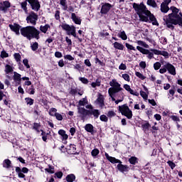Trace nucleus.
I'll list each match as a JSON object with an SVG mask.
<instances>
[{
	"mask_svg": "<svg viewBox=\"0 0 182 182\" xmlns=\"http://www.w3.org/2000/svg\"><path fill=\"white\" fill-rule=\"evenodd\" d=\"M89 114H92L95 119H99V116H100V111L99 109H91L89 111Z\"/></svg>",
	"mask_w": 182,
	"mask_h": 182,
	"instance_id": "23",
	"label": "nucleus"
},
{
	"mask_svg": "<svg viewBox=\"0 0 182 182\" xmlns=\"http://www.w3.org/2000/svg\"><path fill=\"white\" fill-rule=\"evenodd\" d=\"M77 117H80L84 122L86 120V117H87L89 114L90 110L86 109V108L80 106H77Z\"/></svg>",
	"mask_w": 182,
	"mask_h": 182,
	"instance_id": "9",
	"label": "nucleus"
},
{
	"mask_svg": "<svg viewBox=\"0 0 182 182\" xmlns=\"http://www.w3.org/2000/svg\"><path fill=\"white\" fill-rule=\"evenodd\" d=\"M167 163L169 167H171V170H173L174 167H176V164H174L173 161H168Z\"/></svg>",
	"mask_w": 182,
	"mask_h": 182,
	"instance_id": "55",
	"label": "nucleus"
},
{
	"mask_svg": "<svg viewBox=\"0 0 182 182\" xmlns=\"http://www.w3.org/2000/svg\"><path fill=\"white\" fill-rule=\"evenodd\" d=\"M60 4L63 6V11H68V4L66 0H60Z\"/></svg>",
	"mask_w": 182,
	"mask_h": 182,
	"instance_id": "34",
	"label": "nucleus"
},
{
	"mask_svg": "<svg viewBox=\"0 0 182 182\" xmlns=\"http://www.w3.org/2000/svg\"><path fill=\"white\" fill-rule=\"evenodd\" d=\"M148 102L150 105H151V106H156L157 105L154 100H148Z\"/></svg>",
	"mask_w": 182,
	"mask_h": 182,
	"instance_id": "64",
	"label": "nucleus"
},
{
	"mask_svg": "<svg viewBox=\"0 0 182 182\" xmlns=\"http://www.w3.org/2000/svg\"><path fill=\"white\" fill-rule=\"evenodd\" d=\"M28 62L29 61L28 60V59L23 60V63L24 66H26V68L27 69H29V68H31V65H29Z\"/></svg>",
	"mask_w": 182,
	"mask_h": 182,
	"instance_id": "52",
	"label": "nucleus"
},
{
	"mask_svg": "<svg viewBox=\"0 0 182 182\" xmlns=\"http://www.w3.org/2000/svg\"><path fill=\"white\" fill-rule=\"evenodd\" d=\"M105 157H106L107 160H108V161H109L112 164H117V163H118L119 164L117 166V168L121 173H124L126 171H129V166H127V165L122 164V161H120L114 157L109 156V154H107V153H105Z\"/></svg>",
	"mask_w": 182,
	"mask_h": 182,
	"instance_id": "5",
	"label": "nucleus"
},
{
	"mask_svg": "<svg viewBox=\"0 0 182 182\" xmlns=\"http://www.w3.org/2000/svg\"><path fill=\"white\" fill-rule=\"evenodd\" d=\"M113 46L115 49H118V50H123L124 49V46L122 43L114 42Z\"/></svg>",
	"mask_w": 182,
	"mask_h": 182,
	"instance_id": "24",
	"label": "nucleus"
},
{
	"mask_svg": "<svg viewBox=\"0 0 182 182\" xmlns=\"http://www.w3.org/2000/svg\"><path fill=\"white\" fill-rule=\"evenodd\" d=\"M100 119L101 120V122H107L109 120V119L105 114L101 115L100 117Z\"/></svg>",
	"mask_w": 182,
	"mask_h": 182,
	"instance_id": "51",
	"label": "nucleus"
},
{
	"mask_svg": "<svg viewBox=\"0 0 182 182\" xmlns=\"http://www.w3.org/2000/svg\"><path fill=\"white\" fill-rule=\"evenodd\" d=\"M50 28V26L49 24H46L45 26H40V31L43 32V33H46L48 32V29Z\"/></svg>",
	"mask_w": 182,
	"mask_h": 182,
	"instance_id": "30",
	"label": "nucleus"
},
{
	"mask_svg": "<svg viewBox=\"0 0 182 182\" xmlns=\"http://www.w3.org/2000/svg\"><path fill=\"white\" fill-rule=\"evenodd\" d=\"M171 4V0H165L161 4V12L162 14H167L170 9L168 8V5Z\"/></svg>",
	"mask_w": 182,
	"mask_h": 182,
	"instance_id": "11",
	"label": "nucleus"
},
{
	"mask_svg": "<svg viewBox=\"0 0 182 182\" xmlns=\"http://www.w3.org/2000/svg\"><path fill=\"white\" fill-rule=\"evenodd\" d=\"M168 72L170 75L173 76H176V67L171 64L170 63H166L163 68H160L159 73L161 75L166 73V72Z\"/></svg>",
	"mask_w": 182,
	"mask_h": 182,
	"instance_id": "6",
	"label": "nucleus"
},
{
	"mask_svg": "<svg viewBox=\"0 0 182 182\" xmlns=\"http://www.w3.org/2000/svg\"><path fill=\"white\" fill-rule=\"evenodd\" d=\"M125 46L126 48H127V49H129V50H136V48H134L133 46L130 45L128 43H125Z\"/></svg>",
	"mask_w": 182,
	"mask_h": 182,
	"instance_id": "48",
	"label": "nucleus"
},
{
	"mask_svg": "<svg viewBox=\"0 0 182 182\" xmlns=\"http://www.w3.org/2000/svg\"><path fill=\"white\" fill-rule=\"evenodd\" d=\"M14 58L16 62L18 63L21 62V54L16 53L14 54Z\"/></svg>",
	"mask_w": 182,
	"mask_h": 182,
	"instance_id": "40",
	"label": "nucleus"
},
{
	"mask_svg": "<svg viewBox=\"0 0 182 182\" xmlns=\"http://www.w3.org/2000/svg\"><path fill=\"white\" fill-rule=\"evenodd\" d=\"M136 49L137 50H139L141 52V53H142L143 55H147V58L148 59H153V58H154V53L150 52V50L143 48L142 47L140 46H136Z\"/></svg>",
	"mask_w": 182,
	"mask_h": 182,
	"instance_id": "13",
	"label": "nucleus"
},
{
	"mask_svg": "<svg viewBox=\"0 0 182 182\" xmlns=\"http://www.w3.org/2000/svg\"><path fill=\"white\" fill-rule=\"evenodd\" d=\"M140 95L144 100H147L149 99V92H146L144 91H140Z\"/></svg>",
	"mask_w": 182,
	"mask_h": 182,
	"instance_id": "37",
	"label": "nucleus"
},
{
	"mask_svg": "<svg viewBox=\"0 0 182 182\" xmlns=\"http://www.w3.org/2000/svg\"><path fill=\"white\" fill-rule=\"evenodd\" d=\"M171 13L164 16V21L169 29H174V25H178L182 28V13L175 6H171Z\"/></svg>",
	"mask_w": 182,
	"mask_h": 182,
	"instance_id": "2",
	"label": "nucleus"
},
{
	"mask_svg": "<svg viewBox=\"0 0 182 182\" xmlns=\"http://www.w3.org/2000/svg\"><path fill=\"white\" fill-rule=\"evenodd\" d=\"M64 59H67V60H75V58L70 55H64Z\"/></svg>",
	"mask_w": 182,
	"mask_h": 182,
	"instance_id": "54",
	"label": "nucleus"
},
{
	"mask_svg": "<svg viewBox=\"0 0 182 182\" xmlns=\"http://www.w3.org/2000/svg\"><path fill=\"white\" fill-rule=\"evenodd\" d=\"M160 68H161V63L160 62H156L154 64V70H160Z\"/></svg>",
	"mask_w": 182,
	"mask_h": 182,
	"instance_id": "42",
	"label": "nucleus"
},
{
	"mask_svg": "<svg viewBox=\"0 0 182 182\" xmlns=\"http://www.w3.org/2000/svg\"><path fill=\"white\" fill-rule=\"evenodd\" d=\"M45 170L47 171V173H50V174H53V166L49 165L48 168H45Z\"/></svg>",
	"mask_w": 182,
	"mask_h": 182,
	"instance_id": "45",
	"label": "nucleus"
},
{
	"mask_svg": "<svg viewBox=\"0 0 182 182\" xmlns=\"http://www.w3.org/2000/svg\"><path fill=\"white\" fill-rule=\"evenodd\" d=\"M119 70H126L127 69V66H126V64L124 63H121L119 66Z\"/></svg>",
	"mask_w": 182,
	"mask_h": 182,
	"instance_id": "53",
	"label": "nucleus"
},
{
	"mask_svg": "<svg viewBox=\"0 0 182 182\" xmlns=\"http://www.w3.org/2000/svg\"><path fill=\"white\" fill-rule=\"evenodd\" d=\"M26 105H29V106H32L33 105V100L32 98H26Z\"/></svg>",
	"mask_w": 182,
	"mask_h": 182,
	"instance_id": "50",
	"label": "nucleus"
},
{
	"mask_svg": "<svg viewBox=\"0 0 182 182\" xmlns=\"http://www.w3.org/2000/svg\"><path fill=\"white\" fill-rule=\"evenodd\" d=\"M31 50L35 52V50H38V48H39V44L37 42L33 43L31 44Z\"/></svg>",
	"mask_w": 182,
	"mask_h": 182,
	"instance_id": "35",
	"label": "nucleus"
},
{
	"mask_svg": "<svg viewBox=\"0 0 182 182\" xmlns=\"http://www.w3.org/2000/svg\"><path fill=\"white\" fill-rule=\"evenodd\" d=\"M137 160L138 159L136 156H132V157L129 158V161L130 164L134 165V164H137V163H138Z\"/></svg>",
	"mask_w": 182,
	"mask_h": 182,
	"instance_id": "36",
	"label": "nucleus"
},
{
	"mask_svg": "<svg viewBox=\"0 0 182 182\" xmlns=\"http://www.w3.org/2000/svg\"><path fill=\"white\" fill-rule=\"evenodd\" d=\"M58 112V109H56V108L52 107L49 110V114L50 116H56Z\"/></svg>",
	"mask_w": 182,
	"mask_h": 182,
	"instance_id": "38",
	"label": "nucleus"
},
{
	"mask_svg": "<svg viewBox=\"0 0 182 182\" xmlns=\"http://www.w3.org/2000/svg\"><path fill=\"white\" fill-rule=\"evenodd\" d=\"M88 103L89 102L87 101V97H85L79 101L77 106H80V107H81V106H86V105H87Z\"/></svg>",
	"mask_w": 182,
	"mask_h": 182,
	"instance_id": "26",
	"label": "nucleus"
},
{
	"mask_svg": "<svg viewBox=\"0 0 182 182\" xmlns=\"http://www.w3.org/2000/svg\"><path fill=\"white\" fill-rule=\"evenodd\" d=\"M11 165L12 162L9 159H5L3 161V167H4L5 168H11Z\"/></svg>",
	"mask_w": 182,
	"mask_h": 182,
	"instance_id": "25",
	"label": "nucleus"
},
{
	"mask_svg": "<svg viewBox=\"0 0 182 182\" xmlns=\"http://www.w3.org/2000/svg\"><path fill=\"white\" fill-rule=\"evenodd\" d=\"M79 80L84 85H87V83H89V80H87L86 77H79Z\"/></svg>",
	"mask_w": 182,
	"mask_h": 182,
	"instance_id": "47",
	"label": "nucleus"
},
{
	"mask_svg": "<svg viewBox=\"0 0 182 182\" xmlns=\"http://www.w3.org/2000/svg\"><path fill=\"white\" fill-rule=\"evenodd\" d=\"M122 77L127 82H130V75L129 74H122Z\"/></svg>",
	"mask_w": 182,
	"mask_h": 182,
	"instance_id": "46",
	"label": "nucleus"
},
{
	"mask_svg": "<svg viewBox=\"0 0 182 182\" xmlns=\"http://www.w3.org/2000/svg\"><path fill=\"white\" fill-rule=\"evenodd\" d=\"M136 43L137 45H139V46H143L144 48H149V46L147 45V43H146V42L143 41H138Z\"/></svg>",
	"mask_w": 182,
	"mask_h": 182,
	"instance_id": "39",
	"label": "nucleus"
},
{
	"mask_svg": "<svg viewBox=\"0 0 182 182\" xmlns=\"http://www.w3.org/2000/svg\"><path fill=\"white\" fill-rule=\"evenodd\" d=\"M62 29L66 31L67 35H72L74 38H76V27L75 26H69V24H62Z\"/></svg>",
	"mask_w": 182,
	"mask_h": 182,
	"instance_id": "8",
	"label": "nucleus"
},
{
	"mask_svg": "<svg viewBox=\"0 0 182 182\" xmlns=\"http://www.w3.org/2000/svg\"><path fill=\"white\" fill-rule=\"evenodd\" d=\"M21 6L24 11L25 14H28V1H25L21 3Z\"/></svg>",
	"mask_w": 182,
	"mask_h": 182,
	"instance_id": "31",
	"label": "nucleus"
},
{
	"mask_svg": "<svg viewBox=\"0 0 182 182\" xmlns=\"http://www.w3.org/2000/svg\"><path fill=\"white\" fill-rule=\"evenodd\" d=\"M41 127V125L38 123H34V125H33V129L35 130H36V132H39V129Z\"/></svg>",
	"mask_w": 182,
	"mask_h": 182,
	"instance_id": "59",
	"label": "nucleus"
},
{
	"mask_svg": "<svg viewBox=\"0 0 182 182\" xmlns=\"http://www.w3.org/2000/svg\"><path fill=\"white\" fill-rule=\"evenodd\" d=\"M75 180H76V176H75V174H70V175H68L67 177H66V181L68 182H74Z\"/></svg>",
	"mask_w": 182,
	"mask_h": 182,
	"instance_id": "29",
	"label": "nucleus"
},
{
	"mask_svg": "<svg viewBox=\"0 0 182 182\" xmlns=\"http://www.w3.org/2000/svg\"><path fill=\"white\" fill-rule=\"evenodd\" d=\"M55 58H62L63 55H62V53H60L59 51H56L55 53Z\"/></svg>",
	"mask_w": 182,
	"mask_h": 182,
	"instance_id": "63",
	"label": "nucleus"
},
{
	"mask_svg": "<svg viewBox=\"0 0 182 182\" xmlns=\"http://www.w3.org/2000/svg\"><path fill=\"white\" fill-rule=\"evenodd\" d=\"M124 89H125L127 92H129L130 95H136V93H134V90H133L132 87H130V85L127 84L124 85Z\"/></svg>",
	"mask_w": 182,
	"mask_h": 182,
	"instance_id": "28",
	"label": "nucleus"
},
{
	"mask_svg": "<svg viewBox=\"0 0 182 182\" xmlns=\"http://www.w3.org/2000/svg\"><path fill=\"white\" fill-rule=\"evenodd\" d=\"M139 66L141 68V69H146V62L141 61L139 63Z\"/></svg>",
	"mask_w": 182,
	"mask_h": 182,
	"instance_id": "62",
	"label": "nucleus"
},
{
	"mask_svg": "<svg viewBox=\"0 0 182 182\" xmlns=\"http://www.w3.org/2000/svg\"><path fill=\"white\" fill-rule=\"evenodd\" d=\"M27 23H31V25H36V21H38V14L35 12L31 11L28 14V16L26 18Z\"/></svg>",
	"mask_w": 182,
	"mask_h": 182,
	"instance_id": "10",
	"label": "nucleus"
},
{
	"mask_svg": "<svg viewBox=\"0 0 182 182\" xmlns=\"http://www.w3.org/2000/svg\"><path fill=\"white\" fill-rule=\"evenodd\" d=\"M109 86H111V87L108 90V95L111 97L112 102H115V105H119V103L124 100V93L120 92V99L117 100L116 98H114V95L116 93H119V92L124 90L123 88H122V85L117 82V80L113 79L109 82Z\"/></svg>",
	"mask_w": 182,
	"mask_h": 182,
	"instance_id": "3",
	"label": "nucleus"
},
{
	"mask_svg": "<svg viewBox=\"0 0 182 182\" xmlns=\"http://www.w3.org/2000/svg\"><path fill=\"white\" fill-rule=\"evenodd\" d=\"M97 103L99 105L100 107H105V97L103 95L100 94L97 99Z\"/></svg>",
	"mask_w": 182,
	"mask_h": 182,
	"instance_id": "21",
	"label": "nucleus"
},
{
	"mask_svg": "<svg viewBox=\"0 0 182 182\" xmlns=\"http://www.w3.org/2000/svg\"><path fill=\"white\" fill-rule=\"evenodd\" d=\"M95 127L92 124H87L85 126V130L88 133H91V134H93L95 133Z\"/></svg>",
	"mask_w": 182,
	"mask_h": 182,
	"instance_id": "22",
	"label": "nucleus"
},
{
	"mask_svg": "<svg viewBox=\"0 0 182 182\" xmlns=\"http://www.w3.org/2000/svg\"><path fill=\"white\" fill-rule=\"evenodd\" d=\"M170 119H171V120H173V122H176V123L180 122V118L176 115H171L170 117Z\"/></svg>",
	"mask_w": 182,
	"mask_h": 182,
	"instance_id": "49",
	"label": "nucleus"
},
{
	"mask_svg": "<svg viewBox=\"0 0 182 182\" xmlns=\"http://www.w3.org/2000/svg\"><path fill=\"white\" fill-rule=\"evenodd\" d=\"M108 117H114L116 116V113L114 111H109L107 113Z\"/></svg>",
	"mask_w": 182,
	"mask_h": 182,
	"instance_id": "58",
	"label": "nucleus"
},
{
	"mask_svg": "<svg viewBox=\"0 0 182 182\" xmlns=\"http://www.w3.org/2000/svg\"><path fill=\"white\" fill-rule=\"evenodd\" d=\"M99 153H100V151L97 149H95L91 151V154H92V157H96V156H97V154H99Z\"/></svg>",
	"mask_w": 182,
	"mask_h": 182,
	"instance_id": "44",
	"label": "nucleus"
},
{
	"mask_svg": "<svg viewBox=\"0 0 182 182\" xmlns=\"http://www.w3.org/2000/svg\"><path fill=\"white\" fill-rule=\"evenodd\" d=\"M13 80L15 86H19L22 82V75L16 72H14Z\"/></svg>",
	"mask_w": 182,
	"mask_h": 182,
	"instance_id": "14",
	"label": "nucleus"
},
{
	"mask_svg": "<svg viewBox=\"0 0 182 182\" xmlns=\"http://www.w3.org/2000/svg\"><path fill=\"white\" fill-rule=\"evenodd\" d=\"M118 38H120L122 41H127V35L124 31H120L118 33Z\"/></svg>",
	"mask_w": 182,
	"mask_h": 182,
	"instance_id": "27",
	"label": "nucleus"
},
{
	"mask_svg": "<svg viewBox=\"0 0 182 182\" xmlns=\"http://www.w3.org/2000/svg\"><path fill=\"white\" fill-rule=\"evenodd\" d=\"M110 9H112V4L109 3H105L102 5L100 12L102 15H106V14H107Z\"/></svg>",
	"mask_w": 182,
	"mask_h": 182,
	"instance_id": "15",
	"label": "nucleus"
},
{
	"mask_svg": "<svg viewBox=\"0 0 182 182\" xmlns=\"http://www.w3.org/2000/svg\"><path fill=\"white\" fill-rule=\"evenodd\" d=\"M58 134L60 136V139L63 143H66V140L69 139V136L66 134V131L63 129H60L58 131Z\"/></svg>",
	"mask_w": 182,
	"mask_h": 182,
	"instance_id": "17",
	"label": "nucleus"
},
{
	"mask_svg": "<svg viewBox=\"0 0 182 182\" xmlns=\"http://www.w3.org/2000/svg\"><path fill=\"white\" fill-rule=\"evenodd\" d=\"M20 31L22 36H24V38H26L28 41H31V39H36L37 41L41 39V36H39L41 31L36 29L35 26H29L23 27L21 28Z\"/></svg>",
	"mask_w": 182,
	"mask_h": 182,
	"instance_id": "4",
	"label": "nucleus"
},
{
	"mask_svg": "<svg viewBox=\"0 0 182 182\" xmlns=\"http://www.w3.org/2000/svg\"><path fill=\"white\" fill-rule=\"evenodd\" d=\"M55 119H57V120H60L62 121L63 120V116H62V114L57 113V114L55 115Z\"/></svg>",
	"mask_w": 182,
	"mask_h": 182,
	"instance_id": "56",
	"label": "nucleus"
},
{
	"mask_svg": "<svg viewBox=\"0 0 182 182\" xmlns=\"http://www.w3.org/2000/svg\"><path fill=\"white\" fill-rule=\"evenodd\" d=\"M55 18L57 21H59V19H60V11H55Z\"/></svg>",
	"mask_w": 182,
	"mask_h": 182,
	"instance_id": "57",
	"label": "nucleus"
},
{
	"mask_svg": "<svg viewBox=\"0 0 182 182\" xmlns=\"http://www.w3.org/2000/svg\"><path fill=\"white\" fill-rule=\"evenodd\" d=\"M10 29L16 33V35H20L19 30L21 29V26L17 23L10 24Z\"/></svg>",
	"mask_w": 182,
	"mask_h": 182,
	"instance_id": "18",
	"label": "nucleus"
},
{
	"mask_svg": "<svg viewBox=\"0 0 182 182\" xmlns=\"http://www.w3.org/2000/svg\"><path fill=\"white\" fill-rule=\"evenodd\" d=\"M55 177H57V178H62L63 173L62 172H57L55 174Z\"/></svg>",
	"mask_w": 182,
	"mask_h": 182,
	"instance_id": "61",
	"label": "nucleus"
},
{
	"mask_svg": "<svg viewBox=\"0 0 182 182\" xmlns=\"http://www.w3.org/2000/svg\"><path fill=\"white\" fill-rule=\"evenodd\" d=\"M31 5L33 11H36L38 12L39 9H41V4H39V1L38 0H26Z\"/></svg>",
	"mask_w": 182,
	"mask_h": 182,
	"instance_id": "12",
	"label": "nucleus"
},
{
	"mask_svg": "<svg viewBox=\"0 0 182 182\" xmlns=\"http://www.w3.org/2000/svg\"><path fill=\"white\" fill-rule=\"evenodd\" d=\"M150 127H151V125H150V124L149 122H146L142 124L143 130H145V131L149 130L150 129Z\"/></svg>",
	"mask_w": 182,
	"mask_h": 182,
	"instance_id": "41",
	"label": "nucleus"
},
{
	"mask_svg": "<svg viewBox=\"0 0 182 182\" xmlns=\"http://www.w3.org/2000/svg\"><path fill=\"white\" fill-rule=\"evenodd\" d=\"M16 171L18 173L19 178H25V174H23V172H22L21 168L16 167Z\"/></svg>",
	"mask_w": 182,
	"mask_h": 182,
	"instance_id": "32",
	"label": "nucleus"
},
{
	"mask_svg": "<svg viewBox=\"0 0 182 182\" xmlns=\"http://www.w3.org/2000/svg\"><path fill=\"white\" fill-rule=\"evenodd\" d=\"M119 111L120 112L122 116H125L127 119H130L132 117H133V112L129 108V106L127 105H123L121 106H119Z\"/></svg>",
	"mask_w": 182,
	"mask_h": 182,
	"instance_id": "7",
	"label": "nucleus"
},
{
	"mask_svg": "<svg viewBox=\"0 0 182 182\" xmlns=\"http://www.w3.org/2000/svg\"><path fill=\"white\" fill-rule=\"evenodd\" d=\"M85 65L86 66H87L88 68H90V66H92V63H90V60L89 59H86L85 60V62H84Z\"/></svg>",
	"mask_w": 182,
	"mask_h": 182,
	"instance_id": "60",
	"label": "nucleus"
},
{
	"mask_svg": "<svg viewBox=\"0 0 182 182\" xmlns=\"http://www.w3.org/2000/svg\"><path fill=\"white\" fill-rule=\"evenodd\" d=\"M133 8L139 16L140 21H141L142 22H149V18L151 22H152V25H156V26H159L157 19L156 18L154 15L151 14V12L149 11V9H147V7H146V6L143 3H141L140 4L134 3Z\"/></svg>",
	"mask_w": 182,
	"mask_h": 182,
	"instance_id": "1",
	"label": "nucleus"
},
{
	"mask_svg": "<svg viewBox=\"0 0 182 182\" xmlns=\"http://www.w3.org/2000/svg\"><path fill=\"white\" fill-rule=\"evenodd\" d=\"M8 8H11V3L9 1H5L0 3V11H2V12H6Z\"/></svg>",
	"mask_w": 182,
	"mask_h": 182,
	"instance_id": "16",
	"label": "nucleus"
},
{
	"mask_svg": "<svg viewBox=\"0 0 182 182\" xmlns=\"http://www.w3.org/2000/svg\"><path fill=\"white\" fill-rule=\"evenodd\" d=\"M71 19L76 25H80L82 23V18L80 16H76V14H71Z\"/></svg>",
	"mask_w": 182,
	"mask_h": 182,
	"instance_id": "19",
	"label": "nucleus"
},
{
	"mask_svg": "<svg viewBox=\"0 0 182 182\" xmlns=\"http://www.w3.org/2000/svg\"><path fill=\"white\" fill-rule=\"evenodd\" d=\"M146 4L152 8H157V3L154 0H147Z\"/></svg>",
	"mask_w": 182,
	"mask_h": 182,
	"instance_id": "33",
	"label": "nucleus"
},
{
	"mask_svg": "<svg viewBox=\"0 0 182 182\" xmlns=\"http://www.w3.org/2000/svg\"><path fill=\"white\" fill-rule=\"evenodd\" d=\"M135 75L137 77H139V79H141V80H144V79H146V77L144 76L143 74H141V73H140V72H136Z\"/></svg>",
	"mask_w": 182,
	"mask_h": 182,
	"instance_id": "43",
	"label": "nucleus"
},
{
	"mask_svg": "<svg viewBox=\"0 0 182 182\" xmlns=\"http://www.w3.org/2000/svg\"><path fill=\"white\" fill-rule=\"evenodd\" d=\"M4 72L6 73V77H7V79H11V76H9V73L14 72V68L9 65H6Z\"/></svg>",
	"mask_w": 182,
	"mask_h": 182,
	"instance_id": "20",
	"label": "nucleus"
}]
</instances>
